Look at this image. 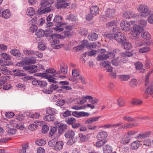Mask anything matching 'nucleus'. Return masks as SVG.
I'll return each instance as SVG.
<instances>
[{
  "instance_id": "47",
  "label": "nucleus",
  "mask_w": 153,
  "mask_h": 153,
  "mask_svg": "<svg viewBox=\"0 0 153 153\" xmlns=\"http://www.w3.org/2000/svg\"><path fill=\"white\" fill-rule=\"evenodd\" d=\"M35 13L34 9L33 8L30 7L27 8V14L29 16H32Z\"/></svg>"
},
{
  "instance_id": "45",
  "label": "nucleus",
  "mask_w": 153,
  "mask_h": 153,
  "mask_svg": "<svg viewBox=\"0 0 153 153\" xmlns=\"http://www.w3.org/2000/svg\"><path fill=\"white\" fill-rule=\"evenodd\" d=\"M66 123L68 124L72 125L73 124L75 123L76 122V119L72 117H69L66 118L65 120Z\"/></svg>"
},
{
  "instance_id": "56",
  "label": "nucleus",
  "mask_w": 153,
  "mask_h": 153,
  "mask_svg": "<svg viewBox=\"0 0 153 153\" xmlns=\"http://www.w3.org/2000/svg\"><path fill=\"white\" fill-rule=\"evenodd\" d=\"M62 17L59 15H56L54 17L53 21L54 22H60L62 19Z\"/></svg>"
},
{
  "instance_id": "42",
  "label": "nucleus",
  "mask_w": 153,
  "mask_h": 153,
  "mask_svg": "<svg viewBox=\"0 0 153 153\" xmlns=\"http://www.w3.org/2000/svg\"><path fill=\"white\" fill-rule=\"evenodd\" d=\"M35 143L38 146H42L45 145L46 143V141L44 139H40L36 141Z\"/></svg>"
},
{
  "instance_id": "25",
  "label": "nucleus",
  "mask_w": 153,
  "mask_h": 153,
  "mask_svg": "<svg viewBox=\"0 0 153 153\" xmlns=\"http://www.w3.org/2000/svg\"><path fill=\"white\" fill-rule=\"evenodd\" d=\"M75 133L73 131H67L65 134V137L69 138H74Z\"/></svg>"
},
{
  "instance_id": "57",
  "label": "nucleus",
  "mask_w": 153,
  "mask_h": 153,
  "mask_svg": "<svg viewBox=\"0 0 153 153\" xmlns=\"http://www.w3.org/2000/svg\"><path fill=\"white\" fill-rule=\"evenodd\" d=\"M59 88L58 84L56 83L51 84L49 87V88L52 90V91H55Z\"/></svg>"
},
{
  "instance_id": "33",
  "label": "nucleus",
  "mask_w": 153,
  "mask_h": 153,
  "mask_svg": "<svg viewBox=\"0 0 153 153\" xmlns=\"http://www.w3.org/2000/svg\"><path fill=\"white\" fill-rule=\"evenodd\" d=\"M150 134V132H145L143 133H140L137 137V138L139 140H141L148 137Z\"/></svg>"
},
{
  "instance_id": "13",
  "label": "nucleus",
  "mask_w": 153,
  "mask_h": 153,
  "mask_svg": "<svg viewBox=\"0 0 153 153\" xmlns=\"http://www.w3.org/2000/svg\"><path fill=\"white\" fill-rule=\"evenodd\" d=\"M136 14L131 11H128L124 12L123 14V17L126 19H130L136 17Z\"/></svg>"
},
{
  "instance_id": "44",
  "label": "nucleus",
  "mask_w": 153,
  "mask_h": 153,
  "mask_svg": "<svg viewBox=\"0 0 153 153\" xmlns=\"http://www.w3.org/2000/svg\"><path fill=\"white\" fill-rule=\"evenodd\" d=\"M138 23L140 25L141 27L143 28V27L146 26L147 25V21L145 19H140L138 20Z\"/></svg>"
},
{
  "instance_id": "15",
  "label": "nucleus",
  "mask_w": 153,
  "mask_h": 153,
  "mask_svg": "<svg viewBox=\"0 0 153 153\" xmlns=\"http://www.w3.org/2000/svg\"><path fill=\"white\" fill-rule=\"evenodd\" d=\"M72 114L73 116L76 117H81L88 116L90 114L88 113L84 112H78L77 111H74L72 112Z\"/></svg>"
},
{
  "instance_id": "24",
  "label": "nucleus",
  "mask_w": 153,
  "mask_h": 153,
  "mask_svg": "<svg viewBox=\"0 0 153 153\" xmlns=\"http://www.w3.org/2000/svg\"><path fill=\"white\" fill-rule=\"evenodd\" d=\"M140 146V142L138 141L133 142L131 145V148L133 150L137 149Z\"/></svg>"
},
{
  "instance_id": "21",
  "label": "nucleus",
  "mask_w": 153,
  "mask_h": 153,
  "mask_svg": "<svg viewBox=\"0 0 153 153\" xmlns=\"http://www.w3.org/2000/svg\"><path fill=\"white\" fill-rule=\"evenodd\" d=\"M100 65L106 68L107 71L109 72H111L112 71V67L106 62H102L100 63Z\"/></svg>"
},
{
  "instance_id": "51",
  "label": "nucleus",
  "mask_w": 153,
  "mask_h": 153,
  "mask_svg": "<svg viewBox=\"0 0 153 153\" xmlns=\"http://www.w3.org/2000/svg\"><path fill=\"white\" fill-rule=\"evenodd\" d=\"M123 119L128 122H135L136 121L134 118L130 116H125L123 117Z\"/></svg>"
},
{
  "instance_id": "4",
  "label": "nucleus",
  "mask_w": 153,
  "mask_h": 153,
  "mask_svg": "<svg viewBox=\"0 0 153 153\" xmlns=\"http://www.w3.org/2000/svg\"><path fill=\"white\" fill-rule=\"evenodd\" d=\"M135 23L134 21H130L129 22L124 20H122L120 24L121 29L125 31H129L130 29V25L133 23Z\"/></svg>"
},
{
  "instance_id": "39",
  "label": "nucleus",
  "mask_w": 153,
  "mask_h": 153,
  "mask_svg": "<svg viewBox=\"0 0 153 153\" xmlns=\"http://www.w3.org/2000/svg\"><path fill=\"white\" fill-rule=\"evenodd\" d=\"M65 19L66 20L75 22L76 19V18L75 16L71 14L66 16Z\"/></svg>"
},
{
  "instance_id": "19",
  "label": "nucleus",
  "mask_w": 153,
  "mask_h": 153,
  "mask_svg": "<svg viewBox=\"0 0 153 153\" xmlns=\"http://www.w3.org/2000/svg\"><path fill=\"white\" fill-rule=\"evenodd\" d=\"M145 94L146 95V98L152 95V97L153 98V86L151 85L149 86L146 90L145 92Z\"/></svg>"
},
{
  "instance_id": "20",
  "label": "nucleus",
  "mask_w": 153,
  "mask_h": 153,
  "mask_svg": "<svg viewBox=\"0 0 153 153\" xmlns=\"http://www.w3.org/2000/svg\"><path fill=\"white\" fill-rule=\"evenodd\" d=\"M63 145L64 143L62 141H57L53 149L56 151L60 150L62 149Z\"/></svg>"
},
{
  "instance_id": "61",
  "label": "nucleus",
  "mask_w": 153,
  "mask_h": 153,
  "mask_svg": "<svg viewBox=\"0 0 153 153\" xmlns=\"http://www.w3.org/2000/svg\"><path fill=\"white\" fill-rule=\"evenodd\" d=\"M13 72L17 76H23L25 74L22 73V71L19 70H13Z\"/></svg>"
},
{
  "instance_id": "37",
  "label": "nucleus",
  "mask_w": 153,
  "mask_h": 153,
  "mask_svg": "<svg viewBox=\"0 0 153 153\" xmlns=\"http://www.w3.org/2000/svg\"><path fill=\"white\" fill-rule=\"evenodd\" d=\"M0 55L4 59L6 60H10L11 59V56L5 53H2L0 54Z\"/></svg>"
},
{
  "instance_id": "52",
  "label": "nucleus",
  "mask_w": 153,
  "mask_h": 153,
  "mask_svg": "<svg viewBox=\"0 0 153 153\" xmlns=\"http://www.w3.org/2000/svg\"><path fill=\"white\" fill-rule=\"evenodd\" d=\"M52 30L51 29L49 28L47 30H45V31L44 36L46 37L50 36L51 38L52 33Z\"/></svg>"
},
{
  "instance_id": "35",
  "label": "nucleus",
  "mask_w": 153,
  "mask_h": 153,
  "mask_svg": "<svg viewBox=\"0 0 153 153\" xmlns=\"http://www.w3.org/2000/svg\"><path fill=\"white\" fill-rule=\"evenodd\" d=\"M56 111L55 109L50 107L48 108L46 110V112L47 114L53 115L55 114Z\"/></svg>"
},
{
  "instance_id": "38",
  "label": "nucleus",
  "mask_w": 153,
  "mask_h": 153,
  "mask_svg": "<svg viewBox=\"0 0 153 153\" xmlns=\"http://www.w3.org/2000/svg\"><path fill=\"white\" fill-rule=\"evenodd\" d=\"M109 57L106 54H103L98 56L97 57V60L98 61H100L107 59Z\"/></svg>"
},
{
  "instance_id": "23",
  "label": "nucleus",
  "mask_w": 153,
  "mask_h": 153,
  "mask_svg": "<svg viewBox=\"0 0 153 153\" xmlns=\"http://www.w3.org/2000/svg\"><path fill=\"white\" fill-rule=\"evenodd\" d=\"M130 138L126 135H124L122 136L120 142L121 143L125 145L129 143L130 141Z\"/></svg>"
},
{
  "instance_id": "10",
  "label": "nucleus",
  "mask_w": 153,
  "mask_h": 153,
  "mask_svg": "<svg viewBox=\"0 0 153 153\" xmlns=\"http://www.w3.org/2000/svg\"><path fill=\"white\" fill-rule=\"evenodd\" d=\"M56 125L57 124V127H58V133L59 135L62 134L67 129V126L65 124L57 122L56 123Z\"/></svg>"
},
{
  "instance_id": "54",
  "label": "nucleus",
  "mask_w": 153,
  "mask_h": 153,
  "mask_svg": "<svg viewBox=\"0 0 153 153\" xmlns=\"http://www.w3.org/2000/svg\"><path fill=\"white\" fill-rule=\"evenodd\" d=\"M150 50V48L149 47H145L140 48L139 52L141 53H145L149 51Z\"/></svg>"
},
{
  "instance_id": "26",
  "label": "nucleus",
  "mask_w": 153,
  "mask_h": 153,
  "mask_svg": "<svg viewBox=\"0 0 153 153\" xmlns=\"http://www.w3.org/2000/svg\"><path fill=\"white\" fill-rule=\"evenodd\" d=\"M22 148L19 150V153H26V150L29 149V145L28 143L24 144L22 145Z\"/></svg>"
},
{
  "instance_id": "59",
  "label": "nucleus",
  "mask_w": 153,
  "mask_h": 153,
  "mask_svg": "<svg viewBox=\"0 0 153 153\" xmlns=\"http://www.w3.org/2000/svg\"><path fill=\"white\" fill-rule=\"evenodd\" d=\"M134 65L135 66L137 70H140L143 67V64L140 62H137L135 63Z\"/></svg>"
},
{
  "instance_id": "40",
  "label": "nucleus",
  "mask_w": 153,
  "mask_h": 153,
  "mask_svg": "<svg viewBox=\"0 0 153 153\" xmlns=\"http://www.w3.org/2000/svg\"><path fill=\"white\" fill-rule=\"evenodd\" d=\"M35 51L31 50H24L23 52L27 56L34 55Z\"/></svg>"
},
{
  "instance_id": "60",
  "label": "nucleus",
  "mask_w": 153,
  "mask_h": 153,
  "mask_svg": "<svg viewBox=\"0 0 153 153\" xmlns=\"http://www.w3.org/2000/svg\"><path fill=\"white\" fill-rule=\"evenodd\" d=\"M0 70L3 74H7V72L9 71L7 69V67L4 65H1L0 66Z\"/></svg>"
},
{
  "instance_id": "31",
  "label": "nucleus",
  "mask_w": 153,
  "mask_h": 153,
  "mask_svg": "<svg viewBox=\"0 0 153 153\" xmlns=\"http://www.w3.org/2000/svg\"><path fill=\"white\" fill-rule=\"evenodd\" d=\"M28 22L31 25H35L36 24L37 22V18L36 16L30 17L28 20Z\"/></svg>"
},
{
  "instance_id": "46",
  "label": "nucleus",
  "mask_w": 153,
  "mask_h": 153,
  "mask_svg": "<svg viewBox=\"0 0 153 153\" xmlns=\"http://www.w3.org/2000/svg\"><path fill=\"white\" fill-rule=\"evenodd\" d=\"M38 47L39 50L43 51L46 48V46L42 41H41L38 44Z\"/></svg>"
},
{
  "instance_id": "14",
  "label": "nucleus",
  "mask_w": 153,
  "mask_h": 153,
  "mask_svg": "<svg viewBox=\"0 0 153 153\" xmlns=\"http://www.w3.org/2000/svg\"><path fill=\"white\" fill-rule=\"evenodd\" d=\"M90 13L96 16L99 14L100 9L99 7L97 5L92 6L90 9Z\"/></svg>"
},
{
  "instance_id": "43",
  "label": "nucleus",
  "mask_w": 153,
  "mask_h": 153,
  "mask_svg": "<svg viewBox=\"0 0 153 153\" xmlns=\"http://www.w3.org/2000/svg\"><path fill=\"white\" fill-rule=\"evenodd\" d=\"M118 77L121 81H127L130 78V76L125 74L119 75Z\"/></svg>"
},
{
  "instance_id": "7",
  "label": "nucleus",
  "mask_w": 153,
  "mask_h": 153,
  "mask_svg": "<svg viewBox=\"0 0 153 153\" xmlns=\"http://www.w3.org/2000/svg\"><path fill=\"white\" fill-rule=\"evenodd\" d=\"M11 16V13L9 9L0 10V17L4 19H8Z\"/></svg>"
},
{
  "instance_id": "48",
  "label": "nucleus",
  "mask_w": 153,
  "mask_h": 153,
  "mask_svg": "<svg viewBox=\"0 0 153 153\" xmlns=\"http://www.w3.org/2000/svg\"><path fill=\"white\" fill-rule=\"evenodd\" d=\"M40 4L42 7H47L50 4V2L48 0H41L40 1Z\"/></svg>"
},
{
  "instance_id": "18",
  "label": "nucleus",
  "mask_w": 153,
  "mask_h": 153,
  "mask_svg": "<svg viewBox=\"0 0 153 153\" xmlns=\"http://www.w3.org/2000/svg\"><path fill=\"white\" fill-rule=\"evenodd\" d=\"M51 10L49 7L46 8H43V7H41L38 10L37 13L38 14H42L45 13H47L51 11Z\"/></svg>"
},
{
  "instance_id": "5",
  "label": "nucleus",
  "mask_w": 153,
  "mask_h": 153,
  "mask_svg": "<svg viewBox=\"0 0 153 153\" xmlns=\"http://www.w3.org/2000/svg\"><path fill=\"white\" fill-rule=\"evenodd\" d=\"M115 32L114 38V39L120 43H122L126 41V37L121 32H118V30Z\"/></svg>"
},
{
  "instance_id": "9",
  "label": "nucleus",
  "mask_w": 153,
  "mask_h": 153,
  "mask_svg": "<svg viewBox=\"0 0 153 153\" xmlns=\"http://www.w3.org/2000/svg\"><path fill=\"white\" fill-rule=\"evenodd\" d=\"M37 67L35 65L27 66L24 67L23 69L27 71V73L29 74L36 73L37 71L36 68Z\"/></svg>"
},
{
  "instance_id": "55",
  "label": "nucleus",
  "mask_w": 153,
  "mask_h": 153,
  "mask_svg": "<svg viewBox=\"0 0 153 153\" xmlns=\"http://www.w3.org/2000/svg\"><path fill=\"white\" fill-rule=\"evenodd\" d=\"M79 135L80 138V140L82 142H85L88 140V138L85 135H83L81 133H79Z\"/></svg>"
},
{
  "instance_id": "32",
  "label": "nucleus",
  "mask_w": 153,
  "mask_h": 153,
  "mask_svg": "<svg viewBox=\"0 0 153 153\" xmlns=\"http://www.w3.org/2000/svg\"><path fill=\"white\" fill-rule=\"evenodd\" d=\"M11 126V125H10ZM9 126H10V125H8V128L7 129V132L8 134L10 135H13L15 134L16 133V130L14 129V127H13L11 125V127H9Z\"/></svg>"
},
{
  "instance_id": "49",
  "label": "nucleus",
  "mask_w": 153,
  "mask_h": 153,
  "mask_svg": "<svg viewBox=\"0 0 153 153\" xmlns=\"http://www.w3.org/2000/svg\"><path fill=\"white\" fill-rule=\"evenodd\" d=\"M97 51L92 50L89 52H85L83 55L84 56V57H85L87 55L88 56H92L95 54L97 53Z\"/></svg>"
},
{
  "instance_id": "53",
  "label": "nucleus",
  "mask_w": 153,
  "mask_h": 153,
  "mask_svg": "<svg viewBox=\"0 0 153 153\" xmlns=\"http://www.w3.org/2000/svg\"><path fill=\"white\" fill-rule=\"evenodd\" d=\"M45 19L43 18H41L38 20L37 19V22L36 24L39 26H42L43 24L45 23Z\"/></svg>"
},
{
  "instance_id": "8",
  "label": "nucleus",
  "mask_w": 153,
  "mask_h": 153,
  "mask_svg": "<svg viewBox=\"0 0 153 153\" xmlns=\"http://www.w3.org/2000/svg\"><path fill=\"white\" fill-rule=\"evenodd\" d=\"M32 83L33 85L39 86L41 88L45 87L47 85V82L45 81H41L33 78L31 80Z\"/></svg>"
},
{
  "instance_id": "3",
  "label": "nucleus",
  "mask_w": 153,
  "mask_h": 153,
  "mask_svg": "<svg viewBox=\"0 0 153 153\" xmlns=\"http://www.w3.org/2000/svg\"><path fill=\"white\" fill-rule=\"evenodd\" d=\"M143 30V28L140 26L135 24L133 26V28L131 33L134 37H137Z\"/></svg>"
},
{
  "instance_id": "12",
  "label": "nucleus",
  "mask_w": 153,
  "mask_h": 153,
  "mask_svg": "<svg viewBox=\"0 0 153 153\" xmlns=\"http://www.w3.org/2000/svg\"><path fill=\"white\" fill-rule=\"evenodd\" d=\"M115 10L114 9L108 8L105 11V16L107 17L112 18L115 15Z\"/></svg>"
},
{
  "instance_id": "41",
  "label": "nucleus",
  "mask_w": 153,
  "mask_h": 153,
  "mask_svg": "<svg viewBox=\"0 0 153 153\" xmlns=\"http://www.w3.org/2000/svg\"><path fill=\"white\" fill-rule=\"evenodd\" d=\"M36 34L38 37L40 38L44 36L45 31L41 29H38L36 32Z\"/></svg>"
},
{
  "instance_id": "11",
  "label": "nucleus",
  "mask_w": 153,
  "mask_h": 153,
  "mask_svg": "<svg viewBox=\"0 0 153 153\" xmlns=\"http://www.w3.org/2000/svg\"><path fill=\"white\" fill-rule=\"evenodd\" d=\"M117 23L116 21H111L108 22L106 26L109 29H111L113 32H116L118 30V28L116 27Z\"/></svg>"
},
{
  "instance_id": "1",
  "label": "nucleus",
  "mask_w": 153,
  "mask_h": 153,
  "mask_svg": "<svg viewBox=\"0 0 153 153\" xmlns=\"http://www.w3.org/2000/svg\"><path fill=\"white\" fill-rule=\"evenodd\" d=\"M24 119V117L22 115H19L16 117V119L11 120L10 123L11 125L17 129L22 130L24 128V126L20 121Z\"/></svg>"
},
{
  "instance_id": "58",
  "label": "nucleus",
  "mask_w": 153,
  "mask_h": 153,
  "mask_svg": "<svg viewBox=\"0 0 153 153\" xmlns=\"http://www.w3.org/2000/svg\"><path fill=\"white\" fill-rule=\"evenodd\" d=\"M46 79H47L48 81L51 82L56 83V81H55L53 79V75L50 74H47Z\"/></svg>"
},
{
  "instance_id": "17",
  "label": "nucleus",
  "mask_w": 153,
  "mask_h": 153,
  "mask_svg": "<svg viewBox=\"0 0 153 153\" xmlns=\"http://www.w3.org/2000/svg\"><path fill=\"white\" fill-rule=\"evenodd\" d=\"M108 134L105 131L100 132L97 135V138L99 140L103 141L107 137Z\"/></svg>"
},
{
  "instance_id": "64",
  "label": "nucleus",
  "mask_w": 153,
  "mask_h": 153,
  "mask_svg": "<svg viewBox=\"0 0 153 153\" xmlns=\"http://www.w3.org/2000/svg\"><path fill=\"white\" fill-rule=\"evenodd\" d=\"M38 126L36 123L31 124L28 126L29 129L32 131H33Z\"/></svg>"
},
{
  "instance_id": "34",
  "label": "nucleus",
  "mask_w": 153,
  "mask_h": 153,
  "mask_svg": "<svg viewBox=\"0 0 153 153\" xmlns=\"http://www.w3.org/2000/svg\"><path fill=\"white\" fill-rule=\"evenodd\" d=\"M142 37L143 39L147 40L151 39V35L148 32L146 31L142 33Z\"/></svg>"
},
{
  "instance_id": "6",
  "label": "nucleus",
  "mask_w": 153,
  "mask_h": 153,
  "mask_svg": "<svg viewBox=\"0 0 153 153\" xmlns=\"http://www.w3.org/2000/svg\"><path fill=\"white\" fill-rule=\"evenodd\" d=\"M69 0H57V3L56 5V8L58 9L62 8H65L67 6L69 5V3L65 2Z\"/></svg>"
},
{
  "instance_id": "22",
  "label": "nucleus",
  "mask_w": 153,
  "mask_h": 153,
  "mask_svg": "<svg viewBox=\"0 0 153 153\" xmlns=\"http://www.w3.org/2000/svg\"><path fill=\"white\" fill-rule=\"evenodd\" d=\"M104 153H111L112 151V148L110 145H106L103 146Z\"/></svg>"
},
{
  "instance_id": "62",
  "label": "nucleus",
  "mask_w": 153,
  "mask_h": 153,
  "mask_svg": "<svg viewBox=\"0 0 153 153\" xmlns=\"http://www.w3.org/2000/svg\"><path fill=\"white\" fill-rule=\"evenodd\" d=\"M72 74L73 76L75 77L79 76V71L76 69H74L72 71Z\"/></svg>"
},
{
  "instance_id": "30",
  "label": "nucleus",
  "mask_w": 153,
  "mask_h": 153,
  "mask_svg": "<svg viewBox=\"0 0 153 153\" xmlns=\"http://www.w3.org/2000/svg\"><path fill=\"white\" fill-rule=\"evenodd\" d=\"M10 53L12 55L18 57L20 56L21 54L19 50L15 48L11 50Z\"/></svg>"
},
{
  "instance_id": "27",
  "label": "nucleus",
  "mask_w": 153,
  "mask_h": 153,
  "mask_svg": "<svg viewBox=\"0 0 153 153\" xmlns=\"http://www.w3.org/2000/svg\"><path fill=\"white\" fill-rule=\"evenodd\" d=\"M122 44V46L123 48L129 50L131 47V44L127 42L126 40V41L123 42Z\"/></svg>"
},
{
  "instance_id": "29",
  "label": "nucleus",
  "mask_w": 153,
  "mask_h": 153,
  "mask_svg": "<svg viewBox=\"0 0 153 153\" xmlns=\"http://www.w3.org/2000/svg\"><path fill=\"white\" fill-rule=\"evenodd\" d=\"M43 119L44 120L46 121H53L55 119V118L54 116L53 115L48 114L45 116L43 117Z\"/></svg>"
},
{
  "instance_id": "16",
  "label": "nucleus",
  "mask_w": 153,
  "mask_h": 153,
  "mask_svg": "<svg viewBox=\"0 0 153 153\" xmlns=\"http://www.w3.org/2000/svg\"><path fill=\"white\" fill-rule=\"evenodd\" d=\"M57 127H52L50 130L49 134V136L50 137H52L53 136L55 137H56L60 135L58 133V134L57 133Z\"/></svg>"
},
{
  "instance_id": "36",
  "label": "nucleus",
  "mask_w": 153,
  "mask_h": 153,
  "mask_svg": "<svg viewBox=\"0 0 153 153\" xmlns=\"http://www.w3.org/2000/svg\"><path fill=\"white\" fill-rule=\"evenodd\" d=\"M36 62V59L35 57H31L29 59L25 61V63L27 65L34 64Z\"/></svg>"
},
{
  "instance_id": "63",
  "label": "nucleus",
  "mask_w": 153,
  "mask_h": 153,
  "mask_svg": "<svg viewBox=\"0 0 153 153\" xmlns=\"http://www.w3.org/2000/svg\"><path fill=\"white\" fill-rule=\"evenodd\" d=\"M137 81L135 79H132L130 82V86L132 88L135 87L137 85Z\"/></svg>"
},
{
  "instance_id": "28",
  "label": "nucleus",
  "mask_w": 153,
  "mask_h": 153,
  "mask_svg": "<svg viewBox=\"0 0 153 153\" xmlns=\"http://www.w3.org/2000/svg\"><path fill=\"white\" fill-rule=\"evenodd\" d=\"M98 38L97 34L94 33H92L89 35L88 36V39L91 41L96 40Z\"/></svg>"
},
{
  "instance_id": "2",
  "label": "nucleus",
  "mask_w": 153,
  "mask_h": 153,
  "mask_svg": "<svg viewBox=\"0 0 153 153\" xmlns=\"http://www.w3.org/2000/svg\"><path fill=\"white\" fill-rule=\"evenodd\" d=\"M137 9L139 12L141 13L144 14H141L139 15L138 16L140 17H146L150 13V11L149 9V7L146 5L140 4L137 7Z\"/></svg>"
},
{
  "instance_id": "50",
  "label": "nucleus",
  "mask_w": 153,
  "mask_h": 153,
  "mask_svg": "<svg viewBox=\"0 0 153 153\" xmlns=\"http://www.w3.org/2000/svg\"><path fill=\"white\" fill-rule=\"evenodd\" d=\"M99 140V141L97 142L95 144L96 146L98 148L101 147L106 142V140H104L103 141L101 140Z\"/></svg>"
}]
</instances>
